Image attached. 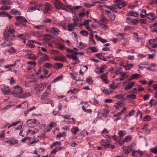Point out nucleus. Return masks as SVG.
<instances>
[{"instance_id":"nucleus-1","label":"nucleus","mask_w":157,"mask_h":157,"mask_svg":"<svg viewBox=\"0 0 157 157\" xmlns=\"http://www.w3.org/2000/svg\"><path fill=\"white\" fill-rule=\"evenodd\" d=\"M54 5L55 7L58 9H62L66 11H68L70 10L72 11L74 10H77L81 8L79 6H72L71 5L65 6L62 2L58 0L55 1Z\"/></svg>"},{"instance_id":"nucleus-2","label":"nucleus","mask_w":157,"mask_h":157,"mask_svg":"<svg viewBox=\"0 0 157 157\" xmlns=\"http://www.w3.org/2000/svg\"><path fill=\"white\" fill-rule=\"evenodd\" d=\"M21 141L22 143H25L29 145L34 146L35 143L39 141V140H33L31 137L26 136L23 138Z\"/></svg>"},{"instance_id":"nucleus-3","label":"nucleus","mask_w":157,"mask_h":157,"mask_svg":"<svg viewBox=\"0 0 157 157\" xmlns=\"http://www.w3.org/2000/svg\"><path fill=\"white\" fill-rule=\"evenodd\" d=\"M79 19L77 17H75V18H74V22L73 23L69 24L67 26V30L69 31H72L74 28L77 26H79Z\"/></svg>"},{"instance_id":"nucleus-4","label":"nucleus","mask_w":157,"mask_h":157,"mask_svg":"<svg viewBox=\"0 0 157 157\" xmlns=\"http://www.w3.org/2000/svg\"><path fill=\"white\" fill-rule=\"evenodd\" d=\"M13 88V90L12 92V94L15 97H18L22 90V88L19 86H14Z\"/></svg>"},{"instance_id":"nucleus-5","label":"nucleus","mask_w":157,"mask_h":157,"mask_svg":"<svg viewBox=\"0 0 157 157\" xmlns=\"http://www.w3.org/2000/svg\"><path fill=\"white\" fill-rule=\"evenodd\" d=\"M48 70L44 68L43 67H41L39 69L38 71L36 72L37 75L39 74H41L40 78L43 79L46 78L45 75H48Z\"/></svg>"},{"instance_id":"nucleus-6","label":"nucleus","mask_w":157,"mask_h":157,"mask_svg":"<svg viewBox=\"0 0 157 157\" xmlns=\"http://www.w3.org/2000/svg\"><path fill=\"white\" fill-rule=\"evenodd\" d=\"M27 124L29 127H34L38 125L39 122L36 119H29L27 121Z\"/></svg>"},{"instance_id":"nucleus-7","label":"nucleus","mask_w":157,"mask_h":157,"mask_svg":"<svg viewBox=\"0 0 157 157\" xmlns=\"http://www.w3.org/2000/svg\"><path fill=\"white\" fill-rule=\"evenodd\" d=\"M4 38L6 41H10L15 36V34H13L8 32H4L3 33Z\"/></svg>"},{"instance_id":"nucleus-8","label":"nucleus","mask_w":157,"mask_h":157,"mask_svg":"<svg viewBox=\"0 0 157 157\" xmlns=\"http://www.w3.org/2000/svg\"><path fill=\"white\" fill-rule=\"evenodd\" d=\"M38 55L40 56L42 55L43 56H42L38 60V63L40 64H41L43 62H46L48 61L49 59V57L48 55L45 54H43L42 52H40L38 53Z\"/></svg>"},{"instance_id":"nucleus-9","label":"nucleus","mask_w":157,"mask_h":157,"mask_svg":"<svg viewBox=\"0 0 157 157\" xmlns=\"http://www.w3.org/2000/svg\"><path fill=\"white\" fill-rule=\"evenodd\" d=\"M0 89L2 93L4 94H7L10 92L9 87L6 85H1L0 86Z\"/></svg>"},{"instance_id":"nucleus-10","label":"nucleus","mask_w":157,"mask_h":157,"mask_svg":"<svg viewBox=\"0 0 157 157\" xmlns=\"http://www.w3.org/2000/svg\"><path fill=\"white\" fill-rule=\"evenodd\" d=\"M47 31L56 35H58L60 31L59 29L56 27L50 28L47 30Z\"/></svg>"},{"instance_id":"nucleus-11","label":"nucleus","mask_w":157,"mask_h":157,"mask_svg":"<svg viewBox=\"0 0 157 157\" xmlns=\"http://www.w3.org/2000/svg\"><path fill=\"white\" fill-rule=\"evenodd\" d=\"M44 151V149L40 147L36 149L34 151L33 153L37 155L34 157H40L41 155H43Z\"/></svg>"},{"instance_id":"nucleus-12","label":"nucleus","mask_w":157,"mask_h":157,"mask_svg":"<svg viewBox=\"0 0 157 157\" xmlns=\"http://www.w3.org/2000/svg\"><path fill=\"white\" fill-rule=\"evenodd\" d=\"M126 110V108H124L123 109L121 110V111L119 113L117 114H114L113 115V117H117L114 119V121H117L121 119V115L122 114H124V113H125Z\"/></svg>"},{"instance_id":"nucleus-13","label":"nucleus","mask_w":157,"mask_h":157,"mask_svg":"<svg viewBox=\"0 0 157 157\" xmlns=\"http://www.w3.org/2000/svg\"><path fill=\"white\" fill-rule=\"evenodd\" d=\"M31 95V94L30 92L28 91L23 90L21 92L20 95L18 97V98H25Z\"/></svg>"},{"instance_id":"nucleus-14","label":"nucleus","mask_w":157,"mask_h":157,"mask_svg":"<svg viewBox=\"0 0 157 157\" xmlns=\"http://www.w3.org/2000/svg\"><path fill=\"white\" fill-rule=\"evenodd\" d=\"M143 155V153L142 151L133 150L131 156L132 157H141Z\"/></svg>"},{"instance_id":"nucleus-15","label":"nucleus","mask_w":157,"mask_h":157,"mask_svg":"<svg viewBox=\"0 0 157 157\" xmlns=\"http://www.w3.org/2000/svg\"><path fill=\"white\" fill-rule=\"evenodd\" d=\"M114 2L117 3L116 4L120 9L126 6V3L124 0H115Z\"/></svg>"},{"instance_id":"nucleus-16","label":"nucleus","mask_w":157,"mask_h":157,"mask_svg":"<svg viewBox=\"0 0 157 157\" xmlns=\"http://www.w3.org/2000/svg\"><path fill=\"white\" fill-rule=\"evenodd\" d=\"M105 13H106L107 17L111 21H113L115 20L116 16L112 12H111L109 10H106L105 11Z\"/></svg>"},{"instance_id":"nucleus-17","label":"nucleus","mask_w":157,"mask_h":157,"mask_svg":"<svg viewBox=\"0 0 157 157\" xmlns=\"http://www.w3.org/2000/svg\"><path fill=\"white\" fill-rule=\"evenodd\" d=\"M135 84V83L134 82H128L124 86V89L125 90H128L132 88Z\"/></svg>"},{"instance_id":"nucleus-18","label":"nucleus","mask_w":157,"mask_h":157,"mask_svg":"<svg viewBox=\"0 0 157 157\" xmlns=\"http://www.w3.org/2000/svg\"><path fill=\"white\" fill-rule=\"evenodd\" d=\"M107 67V66L105 65H102L100 68L99 69V71H96V70H98V67H96L94 69L95 72L98 74H100L101 73L103 72L105 69Z\"/></svg>"},{"instance_id":"nucleus-19","label":"nucleus","mask_w":157,"mask_h":157,"mask_svg":"<svg viewBox=\"0 0 157 157\" xmlns=\"http://www.w3.org/2000/svg\"><path fill=\"white\" fill-rule=\"evenodd\" d=\"M107 8L111 11L116 13L119 10H120L116 4L110 6H108Z\"/></svg>"},{"instance_id":"nucleus-20","label":"nucleus","mask_w":157,"mask_h":157,"mask_svg":"<svg viewBox=\"0 0 157 157\" xmlns=\"http://www.w3.org/2000/svg\"><path fill=\"white\" fill-rule=\"evenodd\" d=\"M67 57L68 59H71L74 61H79L78 59V58L77 56L74 53L67 54Z\"/></svg>"},{"instance_id":"nucleus-21","label":"nucleus","mask_w":157,"mask_h":157,"mask_svg":"<svg viewBox=\"0 0 157 157\" xmlns=\"http://www.w3.org/2000/svg\"><path fill=\"white\" fill-rule=\"evenodd\" d=\"M27 64L28 65L27 69L28 70H29L35 66L36 64V62L35 61H31L27 62Z\"/></svg>"},{"instance_id":"nucleus-22","label":"nucleus","mask_w":157,"mask_h":157,"mask_svg":"<svg viewBox=\"0 0 157 157\" xmlns=\"http://www.w3.org/2000/svg\"><path fill=\"white\" fill-rule=\"evenodd\" d=\"M127 20L129 21V24L132 25H136L138 23L137 20L134 19H132L130 17H127L126 18Z\"/></svg>"},{"instance_id":"nucleus-23","label":"nucleus","mask_w":157,"mask_h":157,"mask_svg":"<svg viewBox=\"0 0 157 157\" xmlns=\"http://www.w3.org/2000/svg\"><path fill=\"white\" fill-rule=\"evenodd\" d=\"M86 51L87 53H90L91 52H96L98 51V50L95 47H90L86 49Z\"/></svg>"},{"instance_id":"nucleus-24","label":"nucleus","mask_w":157,"mask_h":157,"mask_svg":"<svg viewBox=\"0 0 157 157\" xmlns=\"http://www.w3.org/2000/svg\"><path fill=\"white\" fill-rule=\"evenodd\" d=\"M5 32H8L13 34H14L15 31L14 29L13 26L10 25L7 26Z\"/></svg>"},{"instance_id":"nucleus-25","label":"nucleus","mask_w":157,"mask_h":157,"mask_svg":"<svg viewBox=\"0 0 157 157\" xmlns=\"http://www.w3.org/2000/svg\"><path fill=\"white\" fill-rule=\"evenodd\" d=\"M52 9V7L49 3H45V7H44V13H48V11H51Z\"/></svg>"},{"instance_id":"nucleus-26","label":"nucleus","mask_w":157,"mask_h":157,"mask_svg":"<svg viewBox=\"0 0 157 157\" xmlns=\"http://www.w3.org/2000/svg\"><path fill=\"white\" fill-rule=\"evenodd\" d=\"M56 126V123L54 122H52L50 123L49 125L47 127L46 131L48 132L52 129L53 127H55Z\"/></svg>"},{"instance_id":"nucleus-27","label":"nucleus","mask_w":157,"mask_h":157,"mask_svg":"<svg viewBox=\"0 0 157 157\" xmlns=\"http://www.w3.org/2000/svg\"><path fill=\"white\" fill-rule=\"evenodd\" d=\"M51 92L45 90V91L43 94L41 96V99L44 100L46 98L50 97Z\"/></svg>"},{"instance_id":"nucleus-28","label":"nucleus","mask_w":157,"mask_h":157,"mask_svg":"<svg viewBox=\"0 0 157 157\" xmlns=\"http://www.w3.org/2000/svg\"><path fill=\"white\" fill-rule=\"evenodd\" d=\"M15 18L18 22L23 23H25L27 22V20L24 17L21 16H17L15 17Z\"/></svg>"},{"instance_id":"nucleus-29","label":"nucleus","mask_w":157,"mask_h":157,"mask_svg":"<svg viewBox=\"0 0 157 157\" xmlns=\"http://www.w3.org/2000/svg\"><path fill=\"white\" fill-rule=\"evenodd\" d=\"M128 77L127 73L123 72L121 73V77L120 78H118L117 79V81H123L125 79L127 78Z\"/></svg>"},{"instance_id":"nucleus-30","label":"nucleus","mask_w":157,"mask_h":157,"mask_svg":"<svg viewBox=\"0 0 157 157\" xmlns=\"http://www.w3.org/2000/svg\"><path fill=\"white\" fill-rule=\"evenodd\" d=\"M109 143H111V142L106 140L104 139L101 140L100 144L102 146H104L105 147H108L109 145Z\"/></svg>"},{"instance_id":"nucleus-31","label":"nucleus","mask_w":157,"mask_h":157,"mask_svg":"<svg viewBox=\"0 0 157 157\" xmlns=\"http://www.w3.org/2000/svg\"><path fill=\"white\" fill-rule=\"evenodd\" d=\"M141 75L137 73H135L132 74L130 76L129 80L132 81L134 79H137L138 78H140Z\"/></svg>"},{"instance_id":"nucleus-32","label":"nucleus","mask_w":157,"mask_h":157,"mask_svg":"<svg viewBox=\"0 0 157 157\" xmlns=\"http://www.w3.org/2000/svg\"><path fill=\"white\" fill-rule=\"evenodd\" d=\"M27 58L31 60H36L38 58V56L32 52L29 53L27 56Z\"/></svg>"},{"instance_id":"nucleus-33","label":"nucleus","mask_w":157,"mask_h":157,"mask_svg":"<svg viewBox=\"0 0 157 157\" xmlns=\"http://www.w3.org/2000/svg\"><path fill=\"white\" fill-rule=\"evenodd\" d=\"M34 3V6L29 7L27 11L29 12H32L37 10V3Z\"/></svg>"},{"instance_id":"nucleus-34","label":"nucleus","mask_w":157,"mask_h":157,"mask_svg":"<svg viewBox=\"0 0 157 157\" xmlns=\"http://www.w3.org/2000/svg\"><path fill=\"white\" fill-rule=\"evenodd\" d=\"M7 142L8 143L10 144L11 145H12L17 144H18V142L17 140L14 138H12L10 140H8L7 141Z\"/></svg>"},{"instance_id":"nucleus-35","label":"nucleus","mask_w":157,"mask_h":157,"mask_svg":"<svg viewBox=\"0 0 157 157\" xmlns=\"http://www.w3.org/2000/svg\"><path fill=\"white\" fill-rule=\"evenodd\" d=\"M34 40H29L26 44V47L28 48H33L36 47L34 44Z\"/></svg>"},{"instance_id":"nucleus-36","label":"nucleus","mask_w":157,"mask_h":157,"mask_svg":"<svg viewBox=\"0 0 157 157\" xmlns=\"http://www.w3.org/2000/svg\"><path fill=\"white\" fill-rule=\"evenodd\" d=\"M139 14V13L137 12L130 11L127 13V15L128 16L137 17Z\"/></svg>"},{"instance_id":"nucleus-37","label":"nucleus","mask_w":157,"mask_h":157,"mask_svg":"<svg viewBox=\"0 0 157 157\" xmlns=\"http://www.w3.org/2000/svg\"><path fill=\"white\" fill-rule=\"evenodd\" d=\"M88 105L87 104V103L86 104L85 106H82V109L84 111L86 112V113H92V111L91 109H86V108L88 107Z\"/></svg>"},{"instance_id":"nucleus-38","label":"nucleus","mask_w":157,"mask_h":157,"mask_svg":"<svg viewBox=\"0 0 157 157\" xmlns=\"http://www.w3.org/2000/svg\"><path fill=\"white\" fill-rule=\"evenodd\" d=\"M45 5V3H41L39 5L37 3V10L40 11L41 10L44 11Z\"/></svg>"},{"instance_id":"nucleus-39","label":"nucleus","mask_w":157,"mask_h":157,"mask_svg":"<svg viewBox=\"0 0 157 157\" xmlns=\"http://www.w3.org/2000/svg\"><path fill=\"white\" fill-rule=\"evenodd\" d=\"M45 86L42 84H40L37 85L36 89L39 92L43 91L44 89Z\"/></svg>"},{"instance_id":"nucleus-40","label":"nucleus","mask_w":157,"mask_h":157,"mask_svg":"<svg viewBox=\"0 0 157 157\" xmlns=\"http://www.w3.org/2000/svg\"><path fill=\"white\" fill-rule=\"evenodd\" d=\"M55 46L56 47L61 50H63L66 48L65 46L61 43H55Z\"/></svg>"},{"instance_id":"nucleus-41","label":"nucleus","mask_w":157,"mask_h":157,"mask_svg":"<svg viewBox=\"0 0 157 157\" xmlns=\"http://www.w3.org/2000/svg\"><path fill=\"white\" fill-rule=\"evenodd\" d=\"M43 38L45 42H48L52 39V36L49 34H45Z\"/></svg>"},{"instance_id":"nucleus-42","label":"nucleus","mask_w":157,"mask_h":157,"mask_svg":"<svg viewBox=\"0 0 157 157\" xmlns=\"http://www.w3.org/2000/svg\"><path fill=\"white\" fill-rule=\"evenodd\" d=\"M63 66L62 64L61 63H56L53 66V67L56 70H59Z\"/></svg>"},{"instance_id":"nucleus-43","label":"nucleus","mask_w":157,"mask_h":157,"mask_svg":"<svg viewBox=\"0 0 157 157\" xmlns=\"http://www.w3.org/2000/svg\"><path fill=\"white\" fill-rule=\"evenodd\" d=\"M121 66L124 67L125 70H129L133 67V65L131 63H129L125 65L123 64L121 65Z\"/></svg>"},{"instance_id":"nucleus-44","label":"nucleus","mask_w":157,"mask_h":157,"mask_svg":"<svg viewBox=\"0 0 157 157\" xmlns=\"http://www.w3.org/2000/svg\"><path fill=\"white\" fill-rule=\"evenodd\" d=\"M89 24V21L87 20L84 21L83 24L81 23L80 22V21H79V24H78L79 26H78V27H80L82 26L83 25H84L86 27V28L88 30L87 26H88Z\"/></svg>"},{"instance_id":"nucleus-45","label":"nucleus","mask_w":157,"mask_h":157,"mask_svg":"<svg viewBox=\"0 0 157 157\" xmlns=\"http://www.w3.org/2000/svg\"><path fill=\"white\" fill-rule=\"evenodd\" d=\"M147 15L146 10L143 9L141 10L140 16L141 18H144L147 16Z\"/></svg>"},{"instance_id":"nucleus-46","label":"nucleus","mask_w":157,"mask_h":157,"mask_svg":"<svg viewBox=\"0 0 157 157\" xmlns=\"http://www.w3.org/2000/svg\"><path fill=\"white\" fill-rule=\"evenodd\" d=\"M31 34L37 37H40L41 36V34L38 31H33L32 32Z\"/></svg>"},{"instance_id":"nucleus-47","label":"nucleus","mask_w":157,"mask_h":157,"mask_svg":"<svg viewBox=\"0 0 157 157\" xmlns=\"http://www.w3.org/2000/svg\"><path fill=\"white\" fill-rule=\"evenodd\" d=\"M109 86L111 89L115 90L118 88V85L117 84H115V82H113Z\"/></svg>"},{"instance_id":"nucleus-48","label":"nucleus","mask_w":157,"mask_h":157,"mask_svg":"<svg viewBox=\"0 0 157 157\" xmlns=\"http://www.w3.org/2000/svg\"><path fill=\"white\" fill-rule=\"evenodd\" d=\"M95 38L96 40L98 41H100L102 43H105L107 42L106 40L101 38L98 35H96L95 36Z\"/></svg>"},{"instance_id":"nucleus-49","label":"nucleus","mask_w":157,"mask_h":157,"mask_svg":"<svg viewBox=\"0 0 157 157\" xmlns=\"http://www.w3.org/2000/svg\"><path fill=\"white\" fill-rule=\"evenodd\" d=\"M142 129L145 131H148L149 133H150L151 132V130L152 129V127L150 125L147 124L143 126Z\"/></svg>"},{"instance_id":"nucleus-50","label":"nucleus","mask_w":157,"mask_h":157,"mask_svg":"<svg viewBox=\"0 0 157 157\" xmlns=\"http://www.w3.org/2000/svg\"><path fill=\"white\" fill-rule=\"evenodd\" d=\"M57 148H54L51 151L49 157H54L57 151Z\"/></svg>"},{"instance_id":"nucleus-51","label":"nucleus","mask_w":157,"mask_h":157,"mask_svg":"<svg viewBox=\"0 0 157 157\" xmlns=\"http://www.w3.org/2000/svg\"><path fill=\"white\" fill-rule=\"evenodd\" d=\"M155 15L152 13H150L147 15V18L151 20H154L155 18Z\"/></svg>"},{"instance_id":"nucleus-52","label":"nucleus","mask_w":157,"mask_h":157,"mask_svg":"<svg viewBox=\"0 0 157 157\" xmlns=\"http://www.w3.org/2000/svg\"><path fill=\"white\" fill-rule=\"evenodd\" d=\"M63 79V76L61 75L60 76L57 77L56 78H54L51 82V83H54L59 81Z\"/></svg>"},{"instance_id":"nucleus-53","label":"nucleus","mask_w":157,"mask_h":157,"mask_svg":"<svg viewBox=\"0 0 157 157\" xmlns=\"http://www.w3.org/2000/svg\"><path fill=\"white\" fill-rule=\"evenodd\" d=\"M156 66V65L154 64H151L149 65V66L147 67V69L149 71H154Z\"/></svg>"},{"instance_id":"nucleus-54","label":"nucleus","mask_w":157,"mask_h":157,"mask_svg":"<svg viewBox=\"0 0 157 157\" xmlns=\"http://www.w3.org/2000/svg\"><path fill=\"white\" fill-rule=\"evenodd\" d=\"M126 134V132L125 131L120 130L118 132V135L119 137L122 138Z\"/></svg>"},{"instance_id":"nucleus-55","label":"nucleus","mask_w":157,"mask_h":157,"mask_svg":"<svg viewBox=\"0 0 157 157\" xmlns=\"http://www.w3.org/2000/svg\"><path fill=\"white\" fill-rule=\"evenodd\" d=\"M132 146H129L126 150H125L124 153L126 154H128L130 152H132V151L133 150H132Z\"/></svg>"},{"instance_id":"nucleus-56","label":"nucleus","mask_w":157,"mask_h":157,"mask_svg":"<svg viewBox=\"0 0 157 157\" xmlns=\"http://www.w3.org/2000/svg\"><path fill=\"white\" fill-rule=\"evenodd\" d=\"M131 136L130 135H128L125 137L123 141V143L128 142L131 141Z\"/></svg>"},{"instance_id":"nucleus-57","label":"nucleus","mask_w":157,"mask_h":157,"mask_svg":"<svg viewBox=\"0 0 157 157\" xmlns=\"http://www.w3.org/2000/svg\"><path fill=\"white\" fill-rule=\"evenodd\" d=\"M53 67V66L52 64L48 63H46L44 64L42 67H43L44 68H49Z\"/></svg>"},{"instance_id":"nucleus-58","label":"nucleus","mask_w":157,"mask_h":157,"mask_svg":"<svg viewBox=\"0 0 157 157\" xmlns=\"http://www.w3.org/2000/svg\"><path fill=\"white\" fill-rule=\"evenodd\" d=\"M5 132V130H2L0 132V138L2 140L4 139L6 136Z\"/></svg>"},{"instance_id":"nucleus-59","label":"nucleus","mask_w":157,"mask_h":157,"mask_svg":"<svg viewBox=\"0 0 157 157\" xmlns=\"http://www.w3.org/2000/svg\"><path fill=\"white\" fill-rule=\"evenodd\" d=\"M79 131V128L76 127H74L71 129V132L74 134H76Z\"/></svg>"},{"instance_id":"nucleus-60","label":"nucleus","mask_w":157,"mask_h":157,"mask_svg":"<svg viewBox=\"0 0 157 157\" xmlns=\"http://www.w3.org/2000/svg\"><path fill=\"white\" fill-rule=\"evenodd\" d=\"M151 119V116L148 115H146L144 117L143 121L147 122L150 121Z\"/></svg>"},{"instance_id":"nucleus-61","label":"nucleus","mask_w":157,"mask_h":157,"mask_svg":"<svg viewBox=\"0 0 157 157\" xmlns=\"http://www.w3.org/2000/svg\"><path fill=\"white\" fill-rule=\"evenodd\" d=\"M1 3L3 5H9L11 4V2L9 0H2Z\"/></svg>"},{"instance_id":"nucleus-62","label":"nucleus","mask_w":157,"mask_h":157,"mask_svg":"<svg viewBox=\"0 0 157 157\" xmlns=\"http://www.w3.org/2000/svg\"><path fill=\"white\" fill-rule=\"evenodd\" d=\"M64 59V57L63 56H59L54 57V59L56 61H61Z\"/></svg>"},{"instance_id":"nucleus-63","label":"nucleus","mask_w":157,"mask_h":157,"mask_svg":"<svg viewBox=\"0 0 157 157\" xmlns=\"http://www.w3.org/2000/svg\"><path fill=\"white\" fill-rule=\"evenodd\" d=\"M106 24L103 23H101L100 24L101 28L104 30H107L108 28V26Z\"/></svg>"},{"instance_id":"nucleus-64","label":"nucleus","mask_w":157,"mask_h":157,"mask_svg":"<svg viewBox=\"0 0 157 157\" xmlns=\"http://www.w3.org/2000/svg\"><path fill=\"white\" fill-rule=\"evenodd\" d=\"M150 151L152 153L155 154H157V145L154 148L150 149Z\"/></svg>"}]
</instances>
